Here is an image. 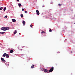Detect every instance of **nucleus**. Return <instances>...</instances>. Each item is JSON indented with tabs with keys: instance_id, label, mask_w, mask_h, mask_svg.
<instances>
[{
	"instance_id": "1",
	"label": "nucleus",
	"mask_w": 75,
	"mask_h": 75,
	"mask_svg": "<svg viewBox=\"0 0 75 75\" xmlns=\"http://www.w3.org/2000/svg\"><path fill=\"white\" fill-rule=\"evenodd\" d=\"M54 67H52L51 69H50V70H49V72L50 73H51L53 71H54Z\"/></svg>"
},
{
	"instance_id": "2",
	"label": "nucleus",
	"mask_w": 75,
	"mask_h": 75,
	"mask_svg": "<svg viewBox=\"0 0 75 75\" xmlns=\"http://www.w3.org/2000/svg\"><path fill=\"white\" fill-rule=\"evenodd\" d=\"M1 30H3L4 31H6V27H3L1 28Z\"/></svg>"
},
{
	"instance_id": "3",
	"label": "nucleus",
	"mask_w": 75,
	"mask_h": 75,
	"mask_svg": "<svg viewBox=\"0 0 75 75\" xmlns=\"http://www.w3.org/2000/svg\"><path fill=\"white\" fill-rule=\"evenodd\" d=\"M36 13L38 15H39L40 14V13L39 11L38 10H37L36 11Z\"/></svg>"
},
{
	"instance_id": "4",
	"label": "nucleus",
	"mask_w": 75,
	"mask_h": 75,
	"mask_svg": "<svg viewBox=\"0 0 75 75\" xmlns=\"http://www.w3.org/2000/svg\"><path fill=\"white\" fill-rule=\"evenodd\" d=\"M9 56L8 54H6V57L7 58H8Z\"/></svg>"
},
{
	"instance_id": "5",
	"label": "nucleus",
	"mask_w": 75,
	"mask_h": 75,
	"mask_svg": "<svg viewBox=\"0 0 75 75\" xmlns=\"http://www.w3.org/2000/svg\"><path fill=\"white\" fill-rule=\"evenodd\" d=\"M12 21L13 22H16V20L15 19H13L12 20Z\"/></svg>"
},
{
	"instance_id": "6",
	"label": "nucleus",
	"mask_w": 75,
	"mask_h": 75,
	"mask_svg": "<svg viewBox=\"0 0 75 75\" xmlns=\"http://www.w3.org/2000/svg\"><path fill=\"white\" fill-rule=\"evenodd\" d=\"M23 25H25V21H23Z\"/></svg>"
},
{
	"instance_id": "7",
	"label": "nucleus",
	"mask_w": 75,
	"mask_h": 75,
	"mask_svg": "<svg viewBox=\"0 0 75 75\" xmlns=\"http://www.w3.org/2000/svg\"><path fill=\"white\" fill-rule=\"evenodd\" d=\"M1 60L2 61H3L4 62H5V60L4 59V58H1Z\"/></svg>"
},
{
	"instance_id": "8",
	"label": "nucleus",
	"mask_w": 75,
	"mask_h": 75,
	"mask_svg": "<svg viewBox=\"0 0 75 75\" xmlns=\"http://www.w3.org/2000/svg\"><path fill=\"white\" fill-rule=\"evenodd\" d=\"M44 71L45 72H48V70L46 69H45L44 70Z\"/></svg>"
},
{
	"instance_id": "9",
	"label": "nucleus",
	"mask_w": 75,
	"mask_h": 75,
	"mask_svg": "<svg viewBox=\"0 0 75 75\" xmlns=\"http://www.w3.org/2000/svg\"><path fill=\"white\" fill-rule=\"evenodd\" d=\"M34 66H35L33 64L32 65L31 67V68H34Z\"/></svg>"
},
{
	"instance_id": "10",
	"label": "nucleus",
	"mask_w": 75,
	"mask_h": 75,
	"mask_svg": "<svg viewBox=\"0 0 75 75\" xmlns=\"http://www.w3.org/2000/svg\"><path fill=\"white\" fill-rule=\"evenodd\" d=\"M6 54H6V53H4V54H3V57H5V56H6Z\"/></svg>"
},
{
	"instance_id": "11",
	"label": "nucleus",
	"mask_w": 75,
	"mask_h": 75,
	"mask_svg": "<svg viewBox=\"0 0 75 75\" xmlns=\"http://www.w3.org/2000/svg\"><path fill=\"white\" fill-rule=\"evenodd\" d=\"M5 28L6 29V30H8L9 29V28L8 27H5Z\"/></svg>"
},
{
	"instance_id": "12",
	"label": "nucleus",
	"mask_w": 75,
	"mask_h": 75,
	"mask_svg": "<svg viewBox=\"0 0 75 75\" xmlns=\"http://www.w3.org/2000/svg\"><path fill=\"white\" fill-rule=\"evenodd\" d=\"M10 52L11 53H13V50H11Z\"/></svg>"
},
{
	"instance_id": "13",
	"label": "nucleus",
	"mask_w": 75,
	"mask_h": 75,
	"mask_svg": "<svg viewBox=\"0 0 75 75\" xmlns=\"http://www.w3.org/2000/svg\"><path fill=\"white\" fill-rule=\"evenodd\" d=\"M21 4H18V6L19 7H21Z\"/></svg>"
},
{
	"instance_id": "14",
	"label": "nucleus",
	"mask_w": 75,
	"mask_h": 75,
	"mask_svg": "<svg viewBox=\"0 0 75 75\" xmlns=\"http://www.w3.org/2000/svg\"><path fill=\"white\" fill-rule=\"evenodd\" d=\"M17 33V30H15V31L14 32V34H16Z\"/></svg>"
},
{
	"instance_id": "15",
	"label": "nucleus",
	"mask_w": 75,
	"mask_h": 75,
	"mask_svg": "<svg viewBox=\"0 0 75 75\" xmlns=\"http://www.w3.org/2000/svg\"><path fill=\"white\" fill-rule=\"evenodd\" d=\"M21 17H23V14H21Z\"/></svg>"
},
{
	"instance_id": "16",
	"label": "nucleus",
	"mask_w": 75,
	"mask_h": 75,
	"mask_svg": "<svg viewBox=\"0 0 75 75\" xmlns=\"http://www.w3.org/2000/svg\"><path fill=\"white\" fill-rule=\"evenodd\" d=\"M0 33L1 34H3L5 33V32H1Z\"/></svg>"
},
{
	"instance_id": "17",
	"label": "nucleus",
	"mask_w": 75,
	"mask_h": 75,
	"mask_svg": "<svg viewBox=\"0 0 75 75\" xmlns=\"http://www.w3.org/2000/svg\"><path fill=\"white\" fill-rule=\"evenodd\" d=\"M6 7H4V11H5L6 10Z\"/></svg>"
},
{
	"instance_id": "18",
	"label": "nucleus",
	"mask_w": 75,
	"mask_h": 75,
	"mask_svg": "<svg viewBox=\"0 0 75 75\" xmlns=\"http://www.w3.org/2000/svg\"><path fill=\"white\" fill-rule=\"evenodd\" d=\"M58 5L59 6H61L62 5V4H58Z\"/></svg>"
},
{
	"instance_id": "19",
	"label": "nucleus",
	"mask_w": 75,
	"mask_h": 75,
	"mask_svg": "<svg viewBox=\"0 0 75 75\" xmlns=\"http://www.w3.org/2000/svg\"><path fill=\"white\" fill-rule=\"evenodd\" d=\"M41 33H45V31H42L41 32Z\"/></svg>"
},
{
	"instance_id": "20",
	"label": "nucleus",
	"mask_w": 75,
	"mask_h": 75,
	"mask_svg": "<svg viewBox=\"0 0 75 75\" xmlns=\"http://www.w3.org/2000/svg\"><path fill=\"white\" fill-rule=\"evenodd\" d=\"M3 7H1L0 8V10H2L3 9Z\"/></svg>"
},
{
	"instance_id": "21",
	"label": "nucleus",
	"mask_w": 75,
	"mask_h": 75,
	"mask_svg": "<svg viewBox=\"0 0 75 75\" xmlns=\"http://www.w3.org/2000/svg\"><path fill=\"white\" fill-rule=\"evenodd\" d=\"M7 16H5L4 17L5 18H7Z\"/></svg>"
},
{
	"instance_id": "22",
	"label": "nucleus",
	"mask_w": 75,
	"mask_h": 75,
	"mask_svg": "<svg viewBox=\"0 0 75 75\" xmlns=\"http://www.w3.org/2000/svg\"><path fill=\"white\" fill-rule=\"evenodd\" d=\"M49 32H52V29H50L49 30Z\"/></svg>"
},
{
	"instance_id": "23",
	"label": "nucleus",
	"mask_w": 75,
	"mask_h": 75,
	"mask_svg": "<svg viewBox=\"0 0 75 75\" xmlns=\"http://www.w3.org/2000/svg\"><path fill=\"white\" fill-rule=\"evenodd\" d=\"M32 26H33L32 25H30V27L31 28L32 27Z\"/></svg>"
},
{
	"instance_id": "24",
	"label": "nucleus",
	"mask_w": 75,
	"mask_h": 75,
	"mask_svg": "<svg viewBox=\"0 0 75 75\" xmlns=\"http://www.w3.org/2000/svg\"><path fill=\"white\" fill-rule=\"evenodd\" d=\"M40 69H41V71H43L42 69L41 68H40Z\"/></svg>"
},
{
	"instance_id": "25",
	"label": "nucleus",
	"mask_w": 75,
	"mask_h": 75,
	"mask_svg": "<svg viewBox=\"0 0 75 75\" xmlns=\"http://www.w3.org/2000/svg\"><path fill=\"white\" fill-rule=\"evenodd\" d=\"M22 10L23 11H24V9L23 8L22 9Z\"/></svg>"
},
{
	"instance_id": "26",
	"label": "nucleus",
	"mask_w": 75,
	"mask_h": 75,
	"mask_svg": "<svg viewBox=\"0 0 75 75\" xmlns=\"http://www.w3.org/2000/svg\"><path fill=\"white\" fill-rule=\"evenodd\" d=\"M27 12H28V11H25V13H27Z\"/></svg>"
},
{
	"instance_id": "27",
	"label": "nucleus",
	"mask_w": 75,
	"mask_h": 75,
	"mask_svg": "<svg viewBox=\"0 0 75 75\" xmlns=\"http://www.w3.org/2000/svg\"><path fill=\"white\" fill-rule=\"evenodd\" d=\"M60 53V52H57V54H58L59 53Z\"/></svg>"
},
{
	"instance_id": "28",
	"label": "nucleus",
	"mask_w": 75,
	"mask_h": 75,
	"mask_svg": "<svg viewBox=\"0 0 75 75\" xmlns=\"http://www.w3.org/2000/svg\"><path fill=\"white\" fill-rule=\"evenodd\" d=\"M17 2L19 1V0H16Z\"/></svg>"
},
{
	"instance_id": "29",
	"label": "nucleus",
	"mask_w": 75,
	"mask_h": 75,
	"mask_svg": "<svg viewBox=\"0 0 75 75\" xmlns=\"http://www.w3.org/2000/svg\"><path fill=\"white\" fill-rule=\"evenodd\" d=\"M42 6L43 7H44V5H43V6Z\"/></svg>"
},
{
	"instance_id": "30",
	"label": "nucleus",
	"mask_w": 75,
	"mask_h": 75,
	"mask_svg": "<svg viewBox=\"0 0 75 75\" xmlns=\"http://www.w3.org/2000/svg\"><path fill=\"white\" fill-rule=\"evenodd\" d=\"M21 50H22V49H21Z\"/></svg>"
},
{
	"instance_id": "31",
	"label": "nucleus",
	"mask_w": 75,
	"mask_h": 75,
	"mask_svg": "<svg viewBox=\"0 0 75 75\" xmlns=\"http://www.w3.org/2000/svg\"><path fill=\"white\" fill-rule=\"evenodd\" d=\"M74 24H75V23H74Z\"/></svg>"
},
{
	"instance_id": "32",
	"label": "nucleus",
	"mask_w": 75,
	"mask_h": 75,
	"mask_svg": "<svg viewBox=\"0 0 75 75\" xmlns=\"http://www.w3.org/2000/svg\"><path fill=\"white\" fill-rule=\"evenodd\" d=\"M18 48H19V47H18Z\"/></svg>"
}]
</instances>
